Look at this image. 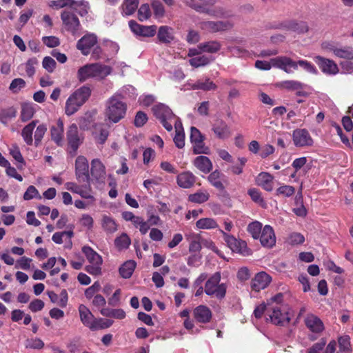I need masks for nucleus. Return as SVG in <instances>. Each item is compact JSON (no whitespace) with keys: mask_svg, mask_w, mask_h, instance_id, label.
Wrapping results in <instances>:
<instances>
[{"mask_svg":"<svg viewBox=\"0 0 353 353\" xmlns=\"http://www.w3.org/2000/svg\"><path fill=\"white\" fill-rule=\"evenodd\" d=\"M9 153L12 158L20 164V165H18L19 168H21L25 165L24 159L21 153L19 148L17 145H12L9 148Z\"/></svg>","mask_w":353,"mask_h":353,"instance_id":"50","label":"nucleus"},{"mask_svg":"<svg viewBox=\"0 0 353 353\" xmlns=\"http://www.w3.org/2000/svg\"><path fill=\"white\" fill-rule=\"evenodd\" d=\"M273 68H279L286 73L291 74L296 70L295 61L286 56H279L272 59Z\"/></svg>","mask_w":353,"mask_h":353,"instance_id":"19","label":"nucleus"},{"mask_svg":"<svg viewBox=\"0 0 353 353\" xmlns=\"http://www.w3.org/2000/svg\"><path fill=\"white\" fill-rule=\"evenodd\" d=\"M63 23L68 31L74 34L80 26V22L77 17L72 12L65 10L61 14Z\"/></svg>","mask_w":353,"mask_h":353,"instance_id":"18","label":"nucleus"},{"mask_svg":"<svg viewBox=\"0 0 353 353\" xmlns=\"http://www.w3.org/2000/svg\"><path fill=\"white\" fill-rule=\"evenodd\" d=\"M101 226L108 233H114L117 230V224L114 219L106 214L102 216Z\"/></svg>","mask_w":353,"mask_h":353,"instance_id":"39","label":"nucleus"},{"mask_svg":"<svg viewBox=\"0 0 353 353\" xmlns=\"http://www.w3.org/2000/svg\"><path fill=\"white\" fill-rule=\"evenodd\" d=\"M280 87L289 91H296L303 87V83L296 80H286L280 83Z\"/></svg>","mask_w":353,"mask_h":353,"instance_id":"52","label":"nucleus"},{"mask_svg":"<svg viewBox=\"0 0 353 353\" xmlns=\"http://www.w3.org/2000/svg\"><path fill=\"white\" fill-rule=\"evenodd\" d=\"M221 274L214 273L205 283V292L208 296H214L221 299L225 297L227 286L225 283H220Z\"/></svg>","mask_w":353,"mask_h":353,"instance_id":"8","label":"nucleus"},{"mask_svg":"<svg viewBox=\"0 0 353 353\" xmlns=\"http://www.w3.org/2000/svg\"><path fill=\"white\" fill-rule=\"evenodd\" d=\"M26 81L21 78H17L12 81L10 84L9 89L13 93L19 92L22 88L26 86Z\"/></svg>","mask_w":353,"mask_h":353,"instance_id":"60","label":"nucleus"},{"mask_svg":"<svg viewBox=\"0 0 353 353\" xmlns=\"http://www.w3.org/2000/svg\"><path fill=\"white\" fill-rule=\"evenodd\" d=\"M210 195L209 193L204 191H199L194 194H190L188 196V199L190 201L195 203H202L207 201L209 199Z\"/></svg>","mask_w":353,"mask_h":353,"instance_id":"48","label":"nucleus"},{"mask_svg":"<svg viewBox=\"0 0 353 353\" xmlns=\"http://www.w3.org/2000/svg\"><path fill=\"white\" fill-rule=\"evenodd\" d=\"M194 165L201 172L206 174L212 170V163L210 159L205 156H198L193 161Z\"/></svg>","mask_w":353,"mask_h":353,"instance_id":"32","label":"nucleus"},{"mask_svg":"<svg viewBox=\"0 0 353 353\" xmlns=\"http://www.w3.org/2000/svg\"><path fill=\"white\" fill-rule=\"evenodd\" d=\"M159 40L165 43H170L174 40V30L171 27L162 26L157 33Z\"/></svg>","mask_w":353,"mask_h":353,"instance_id":"34","label":"nucleus"},{"mask_svg":"<svg viewBox=\"0 0 353 353\" xmlns=\"http://www.w3.org/2000/svg\"><path fill=\"white\" fill-rule=\"evenodd\" d=\"M261 244L265 248H272L276 244V236L272 226L265 225L259 236Z\"/></svg>","mask_w":353,"mask_h":353,"instance_id":"22","label":"nucleus"},{"mask_svg":"<svg viewBox=\"0 0 353 353\" xmlns=\"http://www.w3.org/2000/svg\"><path fill=\"white\" fill-rule=\"evenodd\" d=\"M227 51L230 52L232 56L236 57H243L248 54V51L239 46H228Z\"/></svg>","mask_w":353,"mask_h":353,"instance_id":"63","label":"nucleus"},{"mask_svg":"<svg viewBox=\"0 0 353 353\" xmlns=\"http://www.w3.org/2000/svg\"><path fill=\"white\" fill-rule=\"evenodd\" d=\"M339 349L342 352H349L350 350V338L347 335L340 336L338 339Z\"/></svg>","mask_w":353,"mask_h":353,"instance_id":"61","label":"nucleus"},{"mask_svg":"<svg viewBox=\"0 0 353 353\" xmlns=\"http://www.w3.org/2000/svg\"><path fill=\"white\" fill-rule=\"evenodd\" d=\"M315 62L319 65L322 72L329 75H335L339 72L337 65L332 60L320 56L314 57Z\"/></svg>","mask_w":353,"mask_h":353,"instance_id":"23","label":"nucleus"},{"mask_svg":"<svg viewBox=\"0 0 353 353\" xmlns=\"http://www.w3.org/2000/svg\"><path fill=\"white\" fill-rule=\"evenodd\" d=\"M82 252L89 263L85 267V270L92 275L98 276L101 274V265L103 264L101 256L89 246L83 247Z\"/></svg>","mask_w":353,"mask_h":353,"instance_id":"7","label":"nucleus"},{"mask_svg":"<svg viewBox=\"0 0 353 353\" xmlns=\"http://www.w3.org/2000/svg\"><path fill=\"white\" fill-rule=\"evenodd\" d=\"M81 17H86L90 11V6L88 1L81 0L79 1H74V4L71 6Z\"/></svg>","mask_w":353,"mask_h":353,"instance_id":"43","label":"nucleus"},{"mask_svg":"<svg viewBox=\"0 0 353 353\" xmlns=\"http://www.w3.org/2000/svg\"><path fill=\"white\" fill-rule=\"evenodd\" d=\"M48 4L49 7L58 10L65 7H71L74 4V0H52Z\"/></svg>","mask_w":353,"mask_h":353,"instance_id":"54","label":"nucleus"},{"mask_svg":"<svg viewBox=\"0 0 353 353\" xmlns=\"http://www.w3.org/2000/svg\"><path fill=\"white\" fill-rule=\"evenodd\" d=\"M112 72L110 66L99 63H90L79 68L77 78L80 82H84L90 78L102 80L111 74Z\"/></svg>","mask_w":353,"mask_h":353,"instance_id":"3","label":"nucleus"},{"mask_svg":"<svg viewBox=\"0 0 353 353\" xmlns=\"http://www.w3.org/2000/svg\"><path fill=\"white\" fill-rule=\"evenodd\" d=\"M234 24L231 21H203L199 23V27L203 31L208 33H216L232 29Z\"/></svg>","mask_w":353,"mask_h":353,"instance_id":"10","label":"nucleus"},{"mask_svg":"<svg viewBox=\"0 0 353 353\" xmlns=\"http://www.w3.org/2000/svg\"><path fill=\"white\" fill-rule=\"evenodd\" d=\"M46 131H47L46 125L42 123V124H39L37 125V127L35 130V132H34V144L36 146H37L40 144Z\"/></svg>","mask_w":353,"mask_h":353,"instance_id":"55","label":"nucleus"},{"mask_svg":"<svg viewBox=\"0 0 353 353\" xmlns=\"http://www.w3.org/2000/svg\"><path fill=\"white\" fill-rule=\"evenodd\" d=\"M175 135L173 138L175 145L178 148H183L185 146V133L181 121H175L174 123Z\"/></svg>","mask_w":353,"mask_h":353,"instance_id":"33","label":"nucleus"},{"mask_svg":"<svg viewBox=\"0 0 353 353\" xmlns=\"http://www.w3.org/2000/svg\"><path fill=\"white\" fill-rule=\"evenodd\" d=\"M91 174L98 181H103L105 178V168L98 159H93L91 162Z\"/></svg>","mask_w":353,"mask_h":353,"instance_id":"28","label":"nucleus"},{"mask_svg":"<svg viewBox=\"0 0 353 353\" xmlns=\"http://www.w3.org/2000/svg\"><path fill=\"white\" fill-rule=\"evenodd\" d=\"M204 137L195 127L190 128V141L193 145V151L195 154H208L209 149L203 142Z\"/></svg>","mask_w":353,"mask_h":353,"instance_id":"13","label":"nucleus"},{"mask_svg":"<svg viewBox=\"0 0 353 353\" xmlns=\"http://www.w3.org/2000/svg\"><path fill=\"white\" fill-rule=\"evenodd\" d=\"M154 116L161 121L163 126L168 130H172L175 121H180L172 112L170 108L163 103H159L152 108Z\"/></svg>","mask_w":353,"mask_h":353,"instance_id":"6","label":"nucleus"},{"mask_svg":"<svg viewBox=\"0 0 353 353\" xmlns=\"http://www.w3.org/2000/svg\"><path fill=\"white\" fill-rule=\"evenodd\" d=\"M213 60L212 57L201 54L199 56L191 58L189 60V63L194 68H199L208 65Z\"/></svg>","mask_w":353,"mask_h":353,"instance_id":"40","label":"nucleus"},{"mask_svg":"<svg viewBox=\"0 0 353 353\" xmlns=\"http://www.w3.org/2000/svg\"><path fill=\"white\" fill-rule=\"evenodd\" d=\"M200 48L203 50V52L216 53L220 50L221 44L218 41L212 40L201 43Z\"/></svg>","mask_w":353,"mask_h":353,"instance_id":"42","label":"nucleus"},{"mask_svg":"<svg viewBox=\"0 0 353 353\" xmlns=\"http://www.w3.org/2000/svg\"><path fill=\"white\" fill-rule=\"evenodd\" d=\"M296 64V70L298 68V66L301 67L305 71L311 73V74H316L317 70L315 66L311 63L310 62L306 60H299L298 61H295Z\"/></svg>","mask_w":353,"mask_h":353,"instance_id":"59","label":"nucleus"},{"mask_svg":"<svg viewBox=\"0 0 353 353\" xmlns=\"http://www.w3.org/2000/svg\"><path fill=\"white\" fill-rule=\"evenodd\" d=\"M91 330H99L110 327L113 324V321L103 318H94Z\"/></svg>","mask_w":353,"mask_h":353,"instance_id":"46","label":"nucleus"},{"mask_svg":"<svg viewBox=\"0 0 353 353\" xmlns=\"http://www.w3.org/2000/svg\"><path fill=\"white\" fill-rule=\"evenodd\" d=\"M262 224L259 221H254L248 226V230L254 239H258L262 232Z\"/></svg>","mask_w":353,"mask_h":353,"instance_id":"53","label":"nucleus"},{"mask_svg":"<svg viewBox=\"0 0 353 353\" xmlns=\"http://www.w3.org/2000/svg\"><path fill=\"white\" fill-rule=\"evenodd\" d=\"M131 243V240L128 235L123 233L115 239L114 244L117 248L119 250H125L128 248Z\"/></svg>","mask_w":353,"mask_h":353,"instance_id":"47","label":"nucleus"},{"mask_svg":"<svg viewBox=\"0 0 353 353\" xmlns=\"http://www.w3.org/2000/svg\"><path fill=\"white\" fill-rule=\"evenodd\" d=\"M151 17V11L148 3L141 6L138 10V19L141 21H145Z\"/></svg>","mask_w":353,"mask_h":353,"instance_id":"57","label":"nucleus"},{"mask_svg":"<svg viewBox=\"0 0 353 353\" xmlns=\"http://www.w3.org/2000/svg\"><path fill=\"white\" fill-rule=\"evenodd\" d=\"M323 48L332 51L336 57L339 58L346 59H353V48L351 47L336 48L330 43H323Z\"/></svg>","mask_w":353,"mask_h":353,"instance_id":"25","label":"nucleus"},{"mask_svg":"<svg viewBox=\"0 0 353 353\" xmlns=\"http://www.w3.org/2000/svg\"><path fill=\"white\" fill-rule=\"evenodd\" d=\"M90 94L91 90L88 86H82L72 92L65 101V114L71 116L76 113L89 99Z\"/></svg>","mask_w":353,"mask_h":353,"instance_id":"5","label":"nucleus"},{"mask_svg":"<svg viewBox=\"0 0 353 353\" xmlns=\"http://www.w3.org/2000/svg\"><path fill=\"white\" fill-rule=\"evenodd\" d=\"M273 180V176L268 172H263L257 176L256 183L265 190L271 192L274 188Z\"/></svg>","mask_w":353,"mask_h":353,"instance_id":"31","label":"nucleus"},{"mask_svg":"<svg viewBox=\"0 0 353 353\" xmlns=\"http://www.w3.org/2000/svg\"><path fill=\"white\" fill-rule=\"evenodd\" d=\"M288 28L290 30H292L294 32H297L299 33L306 32L308 30V27H307V23L303 21H300V22L290 21L288 23Z\"/></svg>","mask_w":353,"mask_h":353,"instance_id":"56","label":"nucleus"},{"mask_svg":"<svg viewBox=\"0 0 353 353\" xmlns=\"http://www.w3.org/2000/svg\"><path fill=\"white\" fill-rule=\"evenodd\" d=\"M138 4V0H125L122 5L123 15H132L137 10Z\"/></svg>","mask_w":353,"mask_h":353,"instance_id":"44","label":"nucleus"},{"mask_svg":"<svg viewBox=\"0 0 353 353\" xmlns=\"http://www.w3.org/2000/svg\"><path fill=\"white\" fill-rule=\"evenodd\" d=\"M127 111V105L118 98V95H112L105 102V121L117 123L123 119Z\"/></svg>","mask_w":353,"mask_h":353,"instance_id":"4","label":"nucleus"},{"mask_svg":"<svg viewBox=\"0 0 353 353\" xmlns=\"http://www.w3.org/2000/svg\"><path fill=\"white\" fill-rule=\"evenodd\" d=\"M212 130L219 139H228L232 134L230 127L223 119H216L212 125Z\"/></svg>","mask_w":353,"mask_h":353,"instance_id":"21","label":"nucleus"},{"mask_svg":"<svg viewBox=\"0 0 353 353\" xmlns=\"http://www.w3.org/2000/svg\"><path fill=\"white\" fill-rule=\"evenodd\" d=\"M248 194L250 196L253 201L258 203L262 207L266 205V203L261 196V192L256 188H251L248 190Z\"/></svg>","mask_w":353,"mask_h":353,"instance_id":"58","label":"nucleus"},{"mask_svg":"<svg viewBox=\"0 0 353 353\" xmlns=\"http://www.w3.org/2000/svg\"><path fill=\"white\" fill-rule=\"evenodd\" d=\"M185 236L190 243L189 252L192 254H199L202 248L201 236L196 233L190 232L186 234Z\"/></svg>","mask_w":353,"mask_h":353,"instance_id":"29","label":"nucleus"},{"mask_svg":"<svg viewBox=\"0 0 353 353\" xmlns=\"http://www.w3.org/2000/svg\"><path fill=\"white\" fill-rule=\"evenodd\" d=\"M304 323L310 332L316 336L313 339L320 336L325 330L323 321L314 314H307L304 319Z\"/></svg>","mask_w":353,"mask_h":353,"instance_id":"11","label":"nucleus"},{"mask_svg":"<svg viewBox=\"0 0 353 353\" xmlns=\"http://www.w3.org/2000/svg\"><path fill=\"white\" fill-rule=\"evenodd\" d=\"M282 298V294H278L267 301V314L269 320L275 325H283L290 321L287 307L281 303Z\"/></svg>","mask_w":353,"mask_h":353,"instance_id":"1","label":"nucleus"},{"mask_svg":"<svg viewBox=\"0 0 353 353\" xmlns=\"http://www.w3.org/2000/svg\"><path fill=\"white\" fill-rule=\"evenodd\" d=\"M78 311L81 322L83 325L91 330L95 317L90 309L85 305L81 304L79 306Z\"/></svg>","mask_w":353,"mask_h":353,"instance_id":"30","label":"nucleus"},{"mask_svg":"<svg viewBox=\"0 0 353 353\" xmlns=\"http://www.w3.org/2000/svg\"><path fill=\"white\" fill-rule=\"evenodd\" d=\"M187 6L200 13H205L215 18L229 19L235 17L233 10L221 6H208L203 3V0H182Z\"/></svg>","mask_w":353,"mask_h":353,"instance_id":"2","label":"nucleus"},{"mask_svg":"<svg viewBox=\"0 0 353 353\" xmlns=\"http://www.w3.org/2000/svg\"><path fill=\"white\" fill-rule=\"evenodd\" d=\"M176 180L180 188L189 189L195 183L196 176L190 171H184L176 176Z\"/></svg>","mask_w":353,"mask_h":353,"instance_id":"26","label":"nucleus"},{"mask_svg":"<svg viewBox=\"0 0 353 353\" xmlns=\"http://www.w3.org/2000/svg\"><path fill=\"white\" fill-rule=\"evenodd\" d=\"M50 136L52 140L59 146L63 144L64 125L61 119H59L55 125L50 128Z\"/></svg>","mask_w":353,"mask_h":353,"instance_id":"24","label":"nucleus"},{"mask_svg":"<svg viewBox=\"0 0 353 353\" xmlns=\"http://www.w3.org/2000/svg\"><path fill=\"white\" fill-rule=\"evenodd\" d=\"M35 113L34 104L32 103H23L21 104L20 118L23 122L30 120Z\"/></svg>","mask_w":353,"mask_h":353,"instance_id":"37","label":"nucleus"},{"mask_svg":"<svg viewBox=\"0 0 353 353\" xmlns=\"http://www.w3.org/2000/svg\"><path fill=\"white\" fill-rule=\"evenodd\" d=\"M292 140L294 145L298 148L312 146L314 143L313 139L306 129L298 128L292 132Z\"/></svg>","mask_w":353,"mask_h":353,"instance_id":"14","label":"nucleus"},{"mask_svg":"<svg viewBox=\"0 0 353 353\" xmlns=\"http://www.w3.org/2000/svg\"><path fill=\"white\" fill-rule=\"evenodd\" d=\"M66 136L70 148L75 153L83 141V136L79 133L78 127L74 123L68 127Z\"/></svg>","mask_w":353,"mask_h":353,"instance_id":"15","label":"nucleus"},{"mask_svg":"<svg viewBox=\"0 0 353 353\" xmlns=\"http://www.w3.org/2000/svg\"><path fill=\"white\" fill-rule=\"evenodd\" d=\"M97 37L93 34H88L78 41L77 48L86 56L90 53L91 49L97 46Z\"/></svg>","mask_w":353,"mask_h":353,"instance_id":"20","label":"nucleus"},{"mask_svg":"<svg viewBox=\"0 0 353 353\" xmlns=\"http://www.w3.org/2000/svg\"><path fill=\"white\" fill-rule=\"evenodd\" d=\"M193 315L199 323H207L210 321L212 314L208 307L201 305L194 309Z\"/></svg>","mask_w":353,"mask_h":353,"instance_id":"27","label":"nucleus"},{"mask_svg":"<svg viewBox=\"0 0 353 353\" xmlns=\"http://www.w3.org/2000/svg\"><path fill=\"white\" fill-rule=\"evenodd\" d=\"M38 123L39 121L37 120L32 121L26 125L21 130V137L28 145H31L33 143L32 134Z\"/></svg>","mask_w":353,"mask_h":353,"instance_id":"36","label":"nucleus"},{"mask_svg":"<svg viewBox=\"0 0 353 353\" xmlns=\"http://www.w3.org/2000/svg\"><path fill=\"white\" fill-rule=\"evenodd\" d=\"M219 232L223 235L227 245L233 252L243 255H248L250 254L245 241L236 239L234 236L226 233L223 230L220 229Z\"/></svg>","mask_w":353,"mask_h":353,"instance_id":"9","label":"nucleus"},{"mask_svg":"<svg viewBox=\"0 0 353 353\" xmlns=\"http://www.w3.org/2000/svg\"><path fill=\"white\" fill-rule=\"evenodd\" d=\"M128 24L131 31L137 36L152 37L157 32V26L154 25L143 26L139 24L134 20L130 21Z\"/></svg>","mask_w":353,"mask_h":353,"instance_id":"16","label":"nucleus"},{"mask_svg":"<svg viewBox=\"0 0 353 353\" xmlns=\"http://www.w3.org/2000/svg\"><path fill=\"white\" fill-rule=\"evenodd\" d=\"M137 263L133 260H129L125 262L119 268V273L124 279H128L132 275Z\"/></svg>","mask_w":353,"mask_h":353,"instance_id":"38","label":"nucleus"},{"mask_svg":"<svg viewBox=\"0 0 353 353\" xmlns=\"http://www.w3.org/2000/svg\"><path fill=\"white\" fill-rule=\"evenodd\" d=\"M196 227L200 230H211L218 228L219 225L212 218H202L196 221Z\"/></svg>","mask_w":353,"mask_h":353,"instance_id":"41","label":"nucleus"},{"mask_svg":"<svg viewBox=\"0 0 353 353\" xmlns=\"http://www.w3.org/2000/svg\"><path fill=\"white\" fill-rule=\"evenodd\" d=\"M34 198L41 199V196L34 186L30 185L23 194V199L28 201Z\"/></svg>","mask_w":353,"mask_h":353,"instance_id":"62","label":"nucleus"},{"mask_svg":"<svg viewBox=\"0 0 353 353\" xmlns=\"http://www.w3.org/2000/svg\"><path fill=\"white\" fill-rule=\"evenodd\" d=\"M16 110L10 108L8 110H4L0 112V121L6 123L9 119L16 117Z\"/></svg>","mask_w":353,"mask_h":353,"instance_id":"64","label":"nucleus"},{"mask_svg":"<svg viewBox=\"0 0 353 353\" xmlns=\"http://www.w3.org/2000/svg\"><path fill=\"white\" fill-rule=\"evenodd\" d=\"M221 172L218 170H215L208 176V179L214 187L219 190H223L224 186L221 181Z\"/></svg>","mask_w":353,"mask_h":353,"instance_id":"51","label":"nucleus"},{"mask_svg":"<svg viewBox=\"0 0 353 353\" xmlns=\"http://www.w3.org/2000/svg\"><path fill=\"white\" fill-rule=\"evenodd\" d=\"M75 175L77 181L89 182V164L87 159L83 156H79L75 161Z\"/></svg>","mask_w":353,"mask_h":353,"instance_id":"12","label":"nucleus"},{"mask_svg":"<svg viewBox=\"0 0 353 353\" xmlns=\"http://www.w3.org/2000/svg\"><path fill=\"white\" fill-rule=\"evenodd\" d=\"M190 85L192 90L210 91L216 89V84L208 78L199 79L194 83H190Z\"/></svg>","mask_w":353,"mask_h":353,"instance_id":"35","label":"nucleus"},{"mask_svg":"<svg viewBox=\"0 0 353 353\" xmlns=\"http://www.w3.org/2000/svg\"><path fill=\"white\" fill-rule=\"evenodd\" d=\"M272 276L265 272L256 273L251 281V289L255 292H259L265 289L272 282Z\"/></svg>","mask_w":353,"mask_h":353,"instance_id":"17","label":"nucleus"},{"mask_svg":"<svg viewBox=\"0 0 353 353\" xmlns=\"http://www.w3.org/2000/svg\"><path fill=\"white\" fill-rule=\"evenodd\" d=\"M114 95H118V98L122 100V99L126 97L133 98L137 94L135 92V88L132 85H128L121 88Z\"/></svg>","mask_w":353,"mask_h":353,"instance_id":"45","label":"nucleus"},{"mask_svg":"<svg viewBox=\"0 0 353 353\" xmlns=\"http://www.w3.org/2000/svg\"><path fill=\"white\" fill-rule=\"evenodd\" d=\"M39 61L37 58L32 57L29 59L23 65L21 66L25 69L27 76L32 77L35 74V67L38 65Z\"/></svg>","mask_w":353,"mask_h":353,"instance_id":"49","label":"nucleus"}]
</instances>
